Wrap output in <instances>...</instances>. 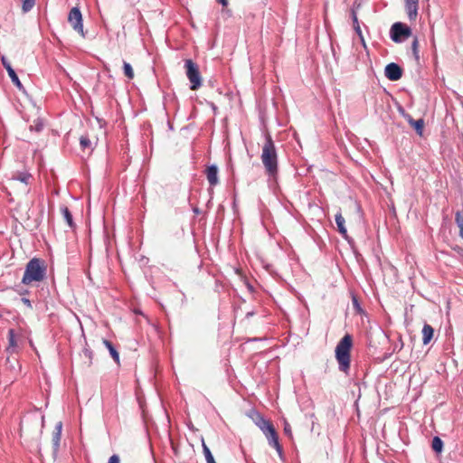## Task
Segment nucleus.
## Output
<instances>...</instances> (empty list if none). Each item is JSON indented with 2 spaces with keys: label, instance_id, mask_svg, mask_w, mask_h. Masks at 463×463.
Instances as JSON below:
<instances>
[{
  "label": "nucleus",
  "instance_id": "15",
  "mask_svg": "<svg viewBox=\"0 0 463 463\" xmlns=\"http://www.w3.org/2000/svg\"><path fill=\"white\" fill-rule=\"evenodd\" d=\"M433 334V327L429 324H425L422 328V342L424 345H428L431 341Z\"/></svg>",
  "mask_w": 463,
  "mask_h": 463
},
{
  "label": "nucleus",
  "instance_id": "11",
  "mask_svg": "<svg viewBox=\"0 0 463 463\" xmlns=\"http://www.w3.org/2000/svg\"><path fill=\"white\" fill-rule=\"evenodd\" d=\"M406 10L411 20H414L418 14V0H405Z\"/></svg>",
  "mask_w": 463,
  "mask_h": 463
},
{
  "label": "nucleus",
  "instance_id": "25",
  "mask_svg": "<svg viewBox=\"0 0 463 463\" xmlns=\"http://www.w3.org/2000/svg\"><path fill=\"white\" fill-rule=\"evenodd\" d=\"M34 4H35V0H23V5H22L23 11L24 13L29 12L33 7Z\"/></svg>",
  "mask_w": 463,
  "mask_h": 463
},
{
  "label": "nucleus",
  "instance_id": "21",
  "mask_svg": "<svg viewBox=\"0 0 463 463\" xmlns=\"http://www.w3.org/2000/svg\"><path fill=\"white\" fill-rule=\"evenodd\" d=\"M432 449L435 452H441L443 448V442L439 437H434L431 443Z\"/></svg>",
  "mask_w": 463,
  "mask_h": 463
},
{
  "label": "nucleus",
  "instance_id": "14",
  "mask_svg": "<svg viewBox=\"0 0 463 463\" xmlns=\"http://www.w3.org/2000/svg\"><path fill=\"white\" fill-rule=\"evenodd\" d=\"M61 430H62V423L61 421L57 422L55 426V430L52 433V444L54 450H58L61 441Z\"/></svg>",
  "mask_w": 463,
  "mask_h": 463
},
{
  "label": "nucleus",
  "instance_id": "30",
  "mask_svg": "<svg viewBox=\"0 0 463 463\" xmlns=\"http://www.w3.org/2000/svg\"><path fill=\"white\" fill-rule=\"evenodd\" d=\"M108 463H120L119 457L118 455H112L109 458Z\"/></svg>",
  "mask_w": 463,
  "mask_h": 463
},
{
  "label": "nucleus",
  "instance_id": "19",
  "mask_svg": "<svg viewBox=\"0 0 463 463\" xmlns=\"http://www.w3.org/2000/svg\"><path fill=\"white\" fill-rule=\"evenodd\" d=\"M353 23H354V31L358 34V36H359L363 45L365 46V42H364V36H363V33H362V30H361V27L359 25V22H358L357 16H356L354 12H353Z\"/></svg>",
  "mask_w": 463,
  "mask_h": 463
},
{
  "label": "nucleus",
  "instance_id": "7",
  "mask_svg": "<svg viewBox=\"0 0 463 463\" xmlns=\"http://www.w3.org/2000/svg\"><path fill=\"white\" fill-rule=\"evenodd\" d=\"M384 74L388 80L395 81L402 78V71L398 64L392 62L385 67Z\"/></svg>",
  "mask_w": 463,
  "mask_h": 463
},
{
  "label": "nucleus",
  "instance_id": "3",
  "mask_svg": "<svg viewBox=\"0 0 463 463\" xmlns=\"http://www.w3.org/2000/svg\"><path fill=\"white\" fill-rule=\"evenodd\" d=\"M45 277V267L39 259L31 260L25 268L22 282L29 285L33 282L42 281Z\"/></svg>",
  "mask_w": 463,
  "mask_h": 463
},
{
  "label": "nucleus",
  "instance_id": "22",
  "mask_svg": "<svg viewBox=\"0 0 463 463\" xmlns=\"http://www.w3.org/2000/svg\"><path fill=\"white\" fill-rule=\"evenodd\" d=\"M123 70H124V74L128 79L132 80L134 78L133 68L128 62H127V61L123 62Z\"/></svg>",
  "mask_w": 463,
  "mask_h": 463
},
{
  "label": "nucleus",
  "instance_id": "34",
  "mask_svg": "<svg viewBox=\"0 0 463 463\" xmlns=\"http://www.w3.org/2000/svg\"><path fill=\"white\" fill-rule=\"evenodd\" d=\"M354 303L355 305H357V301H356V299H355V298H354Z\"/></svg>",
  "mask_w": 463,
  "mask_h": 463
},
{
  "label": "nucleus",
  "instance_id": "9",
  "mask_svg": "<svg viewBox=\"0 0 463 463\" xmlns=\"http://www.w3.org/2000/svg\"><path fill=\"white\" fill-rule=\"evenodd\" d=\"M2 64L3 66L5 67V69L6 70L12 82L18 88V89H23V85L17 76V74L15 73L14 70L13 69V67L11 66L10 62L7 61V59L5 57H2Z\"/></svg>",
  "mask_w": 463,
  "mask_h": 463
},
{
  "label": "nucleus",
  "instance_id": "2",
  "mask_svg": "<svg viewBox=\"0 0 463 463\" xmlns=\"http://www.w3.org/2000/svg\"><path fill=\"white\" fill-rule=\"evenodd\" d=\"M352 348V336L345 335L335 347V359L338 363L339 370L347 373L350 368V351Z\"/></svg>",
  "mask_w": 463,
  "mask_h": 463
},
{
  "label": "nucleus",
  "instance_id": "4",
  "mask_svg": "<svg viewBox=\"0 0 463 463\" xmlns=\"http://www.w3.org/2000/svg\"><path fill=\"white\" fill-rule=\"evenodd\" d=\"M186 76L191 82V90H196L202 85V78L198 70V66L192 61H185Z\"/></svg>",
  "mask_w": 463,
  "mask_h": 463
},
{
  "label": "nucleus",
  "instance_id": "20",
  "mask_svg": "<svg viewBox=\"0 0 463 463\" xmlns=\"http://www.w3.org/2000/svg\"><path fill=\"white\" fill-rule=\"evenodd\" d=\"M80 147L82 149H90L92 150V142L87 136H82L80 138Z\"/></svg>",
  "mask_w": 463,
  "mask_h": 463
},
{
  "label": "nucleus",
  "instance_id": "18",
  "mask_svg": "<svg viewBox=\"0 0 463 463\" xmlns=\"http://www.w3.org/2000/svg\"><path fill=\"white\" fill-rule=\"evenodd\" d=\"M408 120H409V123L411 124V126H412L415 128L417 133L419 135H421L422 134V130H423V127H424L423 119L420 118V119L414 120L411 118H409Z\"/></svg>",
  "mask_w": 463,
  "mask_h": 463
},
{
  "label": "nucleus",
  "instance_id": "10",
  "mask_svg": "<svg viewBox=\"0 0 463 463\" xmlns=\"http://www.w3.org/2000/svg\"><path fill=\"white\" fill-rule=\"evenodd\" d=\"M264 435H265L266 439H268L269 444L270 446H272L273 448H275L279 458H282L283 450H282V447L280 446V444L279 442V437H278V434H277L275 429L272 430L270 432H268Z\"/></svg>",
  "mask_w": 463,
  "mask_h": 463
},
{
  "label": "nucleus",
  "instance_id": "8",
  "mask_svg": "<svg viewBox=\"0 0 463 463\" xmlns=\"http://www.w3.org/2000/svg\"><path fill=\"white\" fill-rule=\"evenodd\" d=\"M252 420L264 434L270 432L272 430H274V427L271 424V422L264 419L258 412L253 413Z\"/></svg>",
  "mask_w": 463,
  "mask_h": 463
},
{
  "label": "nucleus",
  "instance_id": "13",
  "mask_svg": "<svg viewBox=\"0 0 463 463\" xmlns=\"http://www.w3.org/2000/svg\"><path fill=\"white\" fill-rule=\"evenodd\" d=\"M207 180L211 185L218 184V168L215 165L208 166L206 170Z\"/></svg>",
  "mask_w": 463,
  "mask_h": 463
},
{
  "label": "nucleus",
  "instance_id": "12",
  "mask_svg": "<svg viewBox=\"0 0 463 463\" xmlns=\"http://www.w3.org/2000/svg\"><path fill=\"white\" fill-rule=\"evenodd\" d=\"M335 223L337 225V230L339 232V233L345 238V239H347L348 238V234H347V230L345 228V218L343 217V215L341 214V213H338L335 214Z\"/></svg>",
  "mask_w": 463,
  "mask_h": 463
},
{
  "label": "nucleus",
  "instance_id": "26",
  "mask_svg": "<svg viewBox=\"0 0 463 463\" xmlns=\"http://www.w3.org/2000/svg\"><path fill=\"white\" fill-rule=\"evenodd\" d=\"M14 178L22 183L28 184L31 175L27 173H18Z\"/></svg>",
  "mask_w": 463,
  "mask_h": 463
},
{
  "label": "nucleus",
  "instance_id": "6",
  "mask_svg": "<svg viewBox=\"0 0 463 463\" xmlns=\"http://www.w3.org/2000/svg\"><path fill=\"white\" fill-rule=\"evenodd\" d=\"M410 35V28L401 23H395L391 28V38L395 43H400L402 42V37L407 38Z\"/></svg>",
  "mask_w": 463,
  "mask_h": 463
},
{
  "label": "nucleus",
  "instance_id": "27",
  "mask_svg": "<svg viewBox=\"0 0 463 463\" xmlns=\"http://www.w3.org/2000/svg\"><path fill=\"white\" fill-rule=\"evenodd\" d=\"M455 220H456V222H457L458 228L459 229L462 228L463 227V215L461 214L460 212L456 213Z\"/></svg>",
  "mask_w": 463,
  "mask_h": 463
},
{
  "label": "nucleus",
  "instance_id": "32",
  "mask_svg": "<svg viewBox=\"0 0 463 463\" xmlns=\"http://www.w3.org/2000/svg\"><path fill=\"white\" fill-rule=\"evenodd\" d=\"M219 3L222 5V6H226L228 5V0H219Z\"/></svg>",
  "mask_w": 463,
  "mask_h": 463
},
{
  "label": "nucleus",
  "instance_id": "24",
  "mask_svg": "<svg viewBox=\"0 0 463 463\" xmlns=\"http://www.w3.org/2000/svg\"><path fill=\"white\" fill-rule=\"evenodd\" d=\"M203 451L206 462L214 460V458H213L210 449L206 446V444L204 442H203Z\"/></svg>",
  "mask_w": 463,
  "mask_h": 463
},
{
  "label": "nucleus",
  "instance_id": "5",
  "mask_svg": "<svg viewBox=\"0 0 463 463\" xmlns=\"http://www.w3.org/2000/svg\"><path fill=\"white\" fill-rule=\"evenodd\" d=\"M68 21L71 24L73 29L84 37L82 15L78 7L71 8L68 16Z\"/></svg>",
  "mask_w": 463,
  "mask_h": 463
},
{
  "label": "nucleus",
  "instance_id": "31",
  "mask_svg": "<svg viewBox=\"0 0 463 463\" xmlns=\"http://www.w3.org/2000/svg\"><path fill=\"white\" fill-rule=\"evenodd\" d=\"M284 432L288 437H291V435H292L290 425L288 423H287V422L285 423V426H284Z\"/></svg>",
  "mask_w": 463,
  "mask_h": 463
},
{
  "label": "nucleus",
  "instance_id": "23",
  "mask_svg": "<svg viewBox=\"0 0 463 463\" xmlns=\"http://www.w3.org/2000/svg\"><path fill=\"white\" fill-rule=\"evenodd\" d=\"M43 120L41 118H37L33 121V124L30 126V130H34L36 132H41L43 129Z\"/></svg>",
  "mask_w": 463,
  "mask_h": 463
},
{
  "label": "nucleus",
  "instance_id": "35",
  "mask_svg": "<svg viewBox=\"0 0 463 463\" xmlns=\"http://www.w3.org/2000/svg\"><path fill=\"white\" fill-rule=\"evenodd\" d=\"M207 463H216L215 460H212L210 462H207Z\"/></svg>",
  "mask_w": 463,
  "mask_h": 463
},
{
  "label": "nucleus",
  "instance_id": "16",
  "mask_svg": "<svg viewBox=\"0 0 463 463\" xmlns=\"http://www.w3.org/2000/svg\"><path fill=\"white\" fill-rule=\"evenodd\" d=\"M61 213L65 222H67V224L71 228L74 227V222H73V220H72V215H71V212L69 211L68 207L65 206V205H62L61 207Z\"/></svg>",
  "mask_w": 463,
  "mask_h": 463
},
{
  "label": "nucleus",
  "instance_id": "28",
  "mask_svg": "<svg viewBox=\"0 0 463 463\" xmlns=\"http://www.w3.org/2000/svg\"><path fill=\"white\" fill-rule=\"evenodd\" d=\"M411 48H412V51H413V54L415 56V58L417 60H419V53H418V40L415 38L414 41L412 42V45H411Z\"/></svg>",
  "mask_w": 463,
  "mask_h": 463
},
{
  "label": "nucleus",
  "instance_id": "1",
  "mask_svg": "<svg viewBox=\"0 0 463 463\" xmlns=\"http://www.w3.org/2000/svg\"><path fill=\"white\" fill-rule=\"evenodd\" d=\"M260 157L267 174L274 177L278 172V156L275 145L269 135L266 136V142L262 146Z\"/></svg>",
  "mask_w": 463,
  "mask_h": 463
},
{
  "label": "nucleus",
  "instance_id": "33",
  "mask_svg": "<svg viewBox=\"0 0 463 463\" xmlns=\"http://www.w3.org/2000/svg\"><path fill=\"white\" fill-rule=\"evenodd\" d=\"M459 235L463 239V227L459 229Z\"/></svg>",
  "mask_w": 463,
  "mask_h": 463
},
{
  "label": "nucleus",
  "instance_id": "29",
  "mask_svg": "<svg viewBox=\"0 0 463 463\" xmlns=\"http://www.w3.org/2000/svg\"><path fill=\"white\" fill-rule=\"evenodd\" d=\"M9 342H10V345L11 346H14L15 345V342H14V330L11 329L9 330Z\"/></svg>",
  "mask_w": 463,
  "mask_h": 463
},
{
  "label": "nucleus",
  "instance_id": "17",
  "mask_svg": "<svg viewBox=\"0 0 463 463\" xmlns=\"http://www.w3.org/2000/svg\"><path fill=\"white\" fill-rule=\"evenodd\" d=\"M103 344L109 351V354L112 356L113 360L117 364H119V354H118V351L115 349V347L113 346V345L109 340H103Z\"/></svg>",
  "mask_w": 463,
  "mask_h": 463
}]
</instances>
